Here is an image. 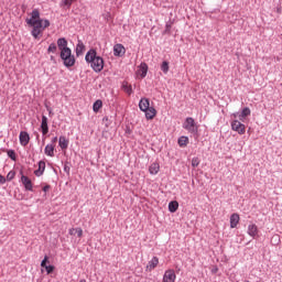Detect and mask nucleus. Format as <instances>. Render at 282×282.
Masks as SVG:
<instances>
[{"mask_svg": "<svg viewBox=\"0 0 282 282\" xmlns=\"http://www.w3.org/2000/svg\"><path fill=\"white\" fill-rule=\"evenodd\" d=\"M51 61L54 63V65H56V57H54V55H51Z\"/></svg>", "mask_w": 282, "mask_h": 282, "instance_id": "42", "label": "nucleus"}, {"mask_svg": "<svg viewBox=\"0 0 282 282\" xmlns=\"http://www.w3.org/2000/svg\"><path fill=\"white\" fill-rule=\"evenodd\" d=\"M35 39H39V36H35Z\"/></svg>", "mask_w": 282, "mask_h": 282, "instance_id": "46", "label": "nucleus"}, {"mask_svg": "<svg viewBox=\"0 0 282 282\" xmlns=\"http://www.w3.org/2000/svg\"><path fill=\"white\" fill-rule=\"evenodd\" d=\"M126 52H127V50L124 48V46L122 44H116L113 46L115 56L122 57V56H124Z\"/></svg>", "mask_w": 282, "mask_h": 282, "instance_id": "13", "label": "nucleus"}, {"mask_svg": "<svg viewBox=\"0 0 282 282\" xmlns=\"http://www.w3.org/2000/svg\"><path fill=\"white\" fill-rule=\"evenodd\" d=\"M68 234L72 236L77 235V237H83V228H72Z\"/></svg>", "mask_w": 282, "mask_h": 282, "instance_id": "26", "label": "nucleus"}, {"mask_svg": "<svg viewBox=\"0 0 282 282\" xmlns=\"http://www.w3.org/2000/svg\"><path fill=\"white\" fill-rule=\"evenodd\" d=\"M126 133L127 135H131V133H133V130H131V127L129 126L126 127Z\"/></svg>", "mask_w": 282, "mask_h": 282, "instance_id": "38", "label": "nucleus"}, {"mask_svg": "<svg viewBox=\"0 0 282 282\" xmlns=\"http://www.w3.org/2000/svg\"><path fill=\"white\" fill-rule=\"evenodd\" d=\"M26 23L28 25H31V28H33V36H39L40 34H43L45 29L50 28V20H41V13L37 9H34L31 12V18L26 19Z\"/></svg>", "mask_w": 282, "mask_h": 282, "instance_id": "1", "label": "nucleus"}, {"mask_svg": "<svg viewBox=\"0 0 282 282\" xmlns=\"http://www.w3.org/2000/svg\"><path fill=\"white\" fill-rule=\"evenodd\" d=\"M100 109H102V100L97 99L94 104H93V111L95 113H98V111H100Z\"/></svg>", "mask_w": 282, "mask_h": 282, "instance_id": "22", "label": "nucleus"}, {"mask_svg": "<svg viewBox=\"0 0 282 282\" xmlns=\"http://www.w3.org/2000/svg\"><path fill=\"white\" fill-rule=\"evenodd\" d=\"M217 272H219V268L215 267L212 269V274H217Z\"/></svg>", "mask_w": 282, "mask_h": 282, "instance_id": "41", "label": "nucleus"}, {"mask_svg": "<svg viewBox=\"0 0 282 282\" xmlns=\"http://www.w3.org/2000/svg\"><path fill=\"white\" fill-rule=\"evenodd\" d=\"M251 110L248 107H245L241 110V113L239 115V120H243V118H248V116H250Z\"/></svg>", "mask_w": 282, "mask_h": 282, "instance_id": "25", "label": "nucleus"}, {"mask_svg": "<svg viewBox=\"0 0 282 282\" xmlns=\"http://www.w3.org/2000/svg\"><path fill=\"white\" fill-rule=\"evenodd\" d=\"M122 89L124 90V91H127V94L129 95V96H131L132 94H133V88L131 87V86H129V85H127V83L124 84H122Z\"/></svg>", "mask_w": 282, "mask_h": 282, "instance_id": "29", "label": "nucleus"}, {"mask_svg": "<svg viewBox=\"0 0 282 282\" xmlns=\"http://www.w3.org/2000/svg\"><path fill=\"white\" fill-rule=\"evenodd\" d=\"M56 142H58V137H55V138L52 139L53 144H56Z\"/></svg>", "mask_w": 282, "mask_h": 282, "instance_id": "43", "label": "nucleus"}, {"mask_svg": "<svg viewBox=\"0 0 282 282\" xmlns=\"http://www.w3.org/2000/svg\"><path fill=\"white\" fill-rule=\"evenodd\" d=\"M7 155L12 160V162H17V152L14 150H7Z\"/></svg>", "mask_w": 282, "mask_h": 282, "instance_id": "27", "label": "nucleus"}, {"mask_svg": "<svg viewBox=\"0 0 282 282\" xmlns=\"http://www.w3.org/2000/svg\"><path fill=\"white\" fill-rule=\"evenodd\" d=\"M104 122H107L109 120V117H104Z\"/></svg>", "mask_w": 282, "mask_h": 282, "instance_id": "44", "label": "nucleus"}, {"mask_svg": "<svg viewBox=\"0 0 282 282\" xmlns=\"http://www.w3.org/2000/svg\"><path fill=\"white\" fill-rule=\"evenodd\" d=\"M150 175H158L160 173V163L154 162L149 167Z\"/></svg>", "mask_w": 282, "mask_h": 282, "instance_id": "15", "label": "nucleus"}, {"mask_svg": "<svg viewBox=\"0 0 282 282\" xmlns=\"http://www.w3.org/2000/svg\"><path fill=\"white\" fill-rule=\"evenodd\" d=\"M45 155H48V158H54V145L47 144L44 149Z\"/></svg>", "mask_w": 282, "mask_h": 282, "instance_id": "23", "label": "nucleus"}, {"mask_svg": "<svg viewBox=\"0 0 282 282\" xmlns=\"http://www.w3.org/2000/svg\"><path fill=\"white\" fill-rule=\"evenodd\" d=\"M178 208H180V203L177 200H172L169 203V210L171 213H177Z\"/></svg>", "mask_w": 282, "mask_h": 282, "instance_id": "20", "label": "nucleus"}, {"mask_svg": "<svg viewBox=\"0 0 282 282\" xmlns=\"http://www.w3.org/2000/svg\"><path fill=\"white\" fill-rule=\"evenodd\" d=\"M17 176V172L15 171H10L8 174H7V182H12V180H14V177Z\"/></svg>", "mask_w": 282, "mask_h": 282, "instance_id": "30", "label": "nucleus"}, {"mask_svg": "<svg viewBox=\"0 0 282 282\" xmlns=\"http://www.w3.org/2000/svg\"><path fill=\"white\" fill-rule=\"evenodd\" d=\"M75 1L77 0H62V8H67L69 10V8H72V3H75Z\"/></svg>", "mask_w": 282, "mask_h": 282, "instance_id": "28", "label": "nucleus"}, {"mask_svg": "<svg viewBox=\"0 0 282 282\" xmlns=\"http://www.w3.org/2000/svg\"><path fill=\"white\" fill-rule=\"evenodd\" d=\"M176 278L174 270H167L163 275V282H175Z\"/></svg>", "mask_w": 282, "mask_h": 282, "instance_id": "10", "label": "nucleus"}, {"mask_svg": "<svg viewBox=\"0 0 282 282\" xmlns=\"http://www.w3.org/2000/svg\"><path fill=\"white\" fill-rule=\"evenodd\" d=\"M45 271L47 274H53L54 270H56V267H54V264H46V267H44Z\"/></svg>", "mask_w": 282, "mask_h": 282, "instance_id": "32", "label": "nucleus"}, {"mask_svg": "<svg viewBox=\"0 0 282 282\" xmlns=\"http://www.w3.org/2000/svg\"><path fill=\"white\" fill-rule=\"evenodd\" d=\"M19 139L21 147H28L30 144V133L28 131H21Z\"/></svg>", "mask_w": 282, "mask_h": 282, "instance_id": "8", "label": "nucleus"}, {"mask_svg": "<svg viewBox=\"0 0 282 282\" xmlns=\"http://www.w3.org/2000/svg\"><path fill=\"white\" fill-rule=\"evenodd\" d=\"M84 53H85V44H83V42L79 41L76 46V56H83Z\"/></svg>", "mask_w": 282, "mask_h": 282, "instance_id": "21", "label": "nucleus"}, {"mask_svg": "<svg viewBox=\"0 0 282 282\" xmlns=\"http://www.w3.org/2000/svg\"><path fill=\"white\" fill-rule=\"evenodd\" d=\"M139 109L145 112L147 120H153L158 116V110L154 107H151V100L149 98H141L139 101Z\"/></svg>", "mask_w": 282, "mask_h": 282, "instance_id": "4", "label": "nucleus"}, {"mask_svg": "<svg viewBox=\"0 0 282 282\" xmlns=\"http://www.w3.org/2000/svg\"><path fill=\"white\" fill-rule=\"evenodd\" d=\"M21 175V183L23 184L25 191H30L31 193H34V184L32 183V180L23 174V170L20 171Z\"/></svg>", "mask_w": 282, "mask_h": 282, "instance_id": "6", "label": "nucleus"}, {"mask_svg": "<svg viewBox=\"0 0 282 282\" xmlns=\"http://www.w3.org/2000/svg\"><path fill=\"white\" fill-rule=\"evenodd\" d=\"M138 74L141 78H147V74H149V65L147 63H141L138 69Z\"/></svg>", "mask_w": 282, "mask_h": 282, "instance_id": "11", "label": "nucleus"}, {"mask_svg": "<svg viewBox=\"0 0 282 282\" xmlns=\"http://www.w3.org/2000/svg\"><path fill=\"white\" fill-rule=\"evenodd\" d=\"M202 162V160H199V158H197V156H194L193 159H192V166H193V169H197V166H199V163Z\"/></svg>", "mask_w": 282, "mask_h": 282, "instance_id": "31", "label": "nucleus"}, {"mask_svg": "<svg viewBox=\"0 0 282 282\" xmlns=\"http://www.w3.org/2000/svg\"><path fill=\"white\" fill-rule=\"evenodd\" d=\"M36 138L39 139V134H36Z\"/></svg>", "mask_w": 282, "mask_h": 282, "instance_id": "45", "label": "nucleus"}, {"mask_svg": "<svg viewBox=\"0 0 282 282\" xmlns=\"http://www.w3.org/2000/svg\"><path fill=\"white\" fill-rule=\"evenodd\" d=\"M58 144L62 151H65V149L69 147V140H67V138H65L64 135H61L58 140Z\"/></svg>", "mask_w": 282, "mask_h": 282, "instance_id": "16", "label": "nucleus"}, {"mask_svg": "<svg viewBox=\"0 0 282 282\" xmlns=\"http://www.w3.org/2000/svg\"><path fill=\"white\" fill-rule=\"evenodd\" d=\"M164 34H171V24H166Z\"/></svg>", "mask_w": 282, "mask_h": 282, "instance_id": "39", "label": "nucleus"}, {"mask_svg": "<svg viewBox=\"0 0 282 282\" xmlns=\"http://www.w3.org/2000/svg\"><path fill=\"white\" fill-rule=\"evenodd\" d=\"M183 129H185V131H188V133H192V135H196V138L199 137V126H197L193 117H187L185 119V122L183 123Z\"/></svg>", "mask_w": 282, "mask_h": 282, "instance_id": "5", "label": "nucleus"}, {"mask_svg": "<svg viewBox=\"0 0 282 282\" xmlns=\"http://www.w3.org/2000/svg\"><path fill=\"white\" fill-rule=\"evenodd\" d=\"M48 119L45 115H42V122H41V129H42V135H47L50 133V126L47 124Z\"/></svg>", "mask_w": 282, "mask_h": 282, "instance_id": "9", "label": "nucleus"}, {"mask_svg": "<svg viewBox=\"0 0 282 282\" xmlns=\"http://www.w3.org/2000/svg\"><path fill=\"white\" fill-rule=\"evenodd\" d=\"M45 107H46V111H48L50 118H52V116H54V111H52V107H50L47 105H45Z\"/></svg>", "mask_w": 282, "mask_h": 282, "instance_id": "36", "label": "nucleus"}, {"mask_svg": "<svg viewBox=\"0 0 282 282\" xmlns=\"http://www.w3.org/2000/svg\"><path fill=\"white\" fill-rule=\"evenodd\" d=\"M47 263H50V257L44 256V259L41 262V268H46Z\"/></svg>", "mask_w": 282, "mask_h": 282, "instance_id": "34", "label": "nucleus"}, {"mask_svg": "<svg viewBox=\"0 0 282 282\" xmlns=\"http://www.w3.org/2000/svg\"><path fill=\"white\" fill-rule=\"evenodd\" d=\"M56 50H57L56 44H55V43H51L50 46H48V48H47V52H48V53L52 52L53 54H55Z\"/></svg>", "mask_w": 282, "mask_h": 282, "instance_id": "33", "label": "nucleus"}, {"mask_svg": "<svg viewBox=\"0 0 282 282\" xmlns=\"http://www.w3.org/2000/svg\"><path fill=\"white\" fill-rule=\"evenodd\" d=\"M6 182H8L6 176L0 174V184H6Z\"/></svg>", "mask_w": 282, "mask_h": 282, "instance_id": "40", "label": "nucleus"}, {"mask_svg": "<svg viewBox=\"0 0 282 282\" xmlns=\"http://www.w3.org/2000/svg\"><path fill=\"white\" fill-rule=\"evenodd\" d=\"M177 144H178V147H181V149H185V147H188V137H186V135L180 137Z\"/></svg>", "mask_w": 282, "mask_h": 282, "instance_id": "18", "label": "nucleus"}, {"mask_svg": "<svg viewBox=\"0 0 282 282\" xmlns=\"http://www.w3.org/2000/svg\"><path fill=\"white\" fill-rule=\"evenodd\" d=\"M259 232V228L257 227V225H249L248 226V235L250 237H253V239L257 237Z\"/></svg>", "mask_w": 282, "mask_h": 282, "instance_id": "17", "label": "nucleus"}, {"mask_svg": "<svg viewBox=\"0 0 282 282\" xmlns=\"http://www.w3.org/2000/svg\"><path fill=\"white\" fill-rule=\"evenodd\" d=\"M57 47L61 51L59 58L63 59L65 67H74L76 65V57L72 54V48L67 46V40L59 37L57 40Z\"/></svg>", "mask_w": 282, "mask_h": 282, "instance_id": "2", "label": "nucleus"}, {"mask_svg": "<svg viewBox=\"0 0 282 282\" xmlns=\"http://www.w3.org/2000/svg\"><path fill=\"white\" fill-rule=\"evenodd\" d=\"M50 188H52V185L46 184L45 186L42 187L43 193H47V191H50Z\"/></svg>", "mask_w": 282, "mask_h": 282, "instance_id": "37", "label": "nucleus"}, {"mask_svg": "<svg viewBox=\"0 0 282 282\" xmlns=\"http://www.w3.org/2000/svg\"><path fill=\"white\" fill-rule=\"evenodd\" d=\"M231 129L239 133V135H243L246 133V124L241 123L239 120L231 121Z\"/></svg>", "mask_w": 282, "mask_h": 282, "instance_id": "7", "label": "nucleus"}, {"mask_svg": "<svg viewBox=\"0 0 282 282\" xmlns=\"http://www.w3.org/2000/svg\"><path fill=\"white\" fill-rule=\"evenodd\" d=\"M158 263H160V259L158 257H153L147 265V272H153V270L158 268Z\"/></svg>", "mask_w": 282, "mask_h": 282, "instance_id": "12", "label": "nucleus"}, {"mask_svg": "<svg viewBox=\"0 0 282 282\" xmlns=\"http://www.w3.org/2000/svg\"><path fill=\"white\" fill-rule=\"evenodd\" d=\"M69 171H72L70 164H69V162H66V163L64 164V172H65L67 175H69Z\"/></svg>", "mask_w": 282, "mask_h": 282, "instance_id": "35", "label": "nucleus"}, {"mask_svg": "<svg viewBox=\"0 0 282 282\" xmlns=\"http://www.w3.org/2000/svg\"><path fill=\"white\" fill-rule=\"evenodd\" d=\"M39 169L34 171V175L36 177H41V175H43V173H45V161H40L37 163Z\"/></svg>", "mask_w": 282, "mask_h": 282, "instance_id": "14", "label": "nucleus"}, {"mask_svg": "<svg viewBox=\"0 0 282 282\" xmlns=\"http://www.w3.org/2000/svg\"><path fill=\"white\" fill-rule=\"evenodd\" d=\"M239 219H240L239 214H232L230 216V228H235L236 226H238Z\"/></svg>", "mask_w": 282, "mask_h": 282, "instance_id": "19", "label": "nucleus"}, {"mask_svg": "<svg viewBox=\"0 0 282 282\" xmlns=\"http://www.w3.org/2000/svg\"><path fill=\"white\" fill-rule=\"evenodd\" d=\"M169 69H171L169 61H163L161 64V72H163V74H169Z\"/></svg>", "mask_w": 282, "mask_h": 282, "instance_id": "24", "label": "nucleus"}, {"mask_svg": "<svg viewBox=\"0 0 282 282\" xmlns=\"http://www.w3.org/2000/svg\"><path fill=\"white\" fill-rule=\"evenodd\" d=\"M86 63H88L96 74H100L102 69H105V58L98 55L96 48H90L85 56Z\"/></svg>", "mask_w": 282, "mask_h": 282, "instance_id": "3", "label": "nucleus"}]
</instances>
